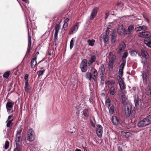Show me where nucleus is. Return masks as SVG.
Masks as SVG:
<instances>
[{
  "mask_svg": "<svg viewBox=\"0 0 151 151\" xmlns=\"http://www.w3.org/2000/svg\"><path fill=\"white\" fill-rule=\"evenodd\" d=\"M132 112V117H134V115L135 113V111L132 109V105L131 104L129 103L127 104L125 109V113L126 116L128 117L131 115Z\"/></svg>",
  "mask_w": 151,
  "mask_h": 151,
  "instance_id": "f257e3e1",
  "label": "nucleus"
},
{
  "mask_svg": "<svg viewBox=\"0 0 151 151\" xmlns=\"http://www.w3.org/2000/svg\"><path fill=\"white\" fill-rule=\"evenodd\" d=\"M151 123V115L147 116L142 120L140 121L137 124L139 127H143Z\"/></svg>",
  "mask_w": 151,
  "mask_h": 151,
  "instance_id": "f03ea898",
  "label": "nucleus"
},
{
  "mask_svg": "<svg viewBox=\"0 0 151 151\" xmlns=\"http://www.w3.org/2000/svg\"><path fill=\"white\" fill-rule=\"evenodd\" d=\"M139 56H141L142 59L141 60V62L142 63H145L147 61V60L149 58V56L147 52L144 49L141 50L140 52L138 53Z\"/></svg>",
  "mask_w": 151,
  "mask_h": 151,
  "instance_id": "7ed1b4c3",
  "label": "nucleus"
},
{
  "mask_svg": "<svg viewBox=\"0 0 151 151\" xmlns=\"http://www.w3.org/2000/svg\"><path fill=\"white\" fill-rule=\"evenodd\" d=\"M26 138L30 142L33 141L35 139V132L32 129H29L27 132Z\"/></svg>",
  "mask_w": 151,
  "mask_h": 151,
  "instance_id": "20e7f679",
  "label": "nucleus"
},
{
  "mask_svg": "<svg viewBox=\"0 0 151 151\" xmlns=\"http://www.w3.org/2000/svg\"><path fill=\"white\" fill-rule=\"evenodd\" d=\"M80 67L83 72H85L87 70V61L86 59L83 60L81 63Z\"/></svg>",
  "mask_w": 151,
  "mask_h": 151,
  "instance_id": "39448f33",
  "label": "nucleus"
},
{
  "mask_svg": "<svg viewBox=\"0 0 151 151\" xmlns=\"http://www.w3.org/2000/svg\"><path fill=\"white\" fill-rule=\"evenodd\" d=\"M96 133L98 137L100 138L102 137L103 133V127L102 126L98 124L96 125Z\"/></svg>",
  "mask_w": 151,
  "mask_h": 151,
  "instance_id": "423d86ee",
  "label": "nucleus"
},
{
  "mask_svg": "<svg viewBox=\"0 0 151 151\" xmlns=\"http://www.w3.org/2000/svg\"><path fill=\"white\" fill-rule=\"evenodd\" d=\"M149 72L143 71L142 74V78L143 80V83L145 84H146L147 83V82L148 81L150 83L149 81Z\"/></svg>",
  "mask_w": 151,
  "mask_h": 151,
  "instance_id": "0eeeda50",
  "label": "nucleus"
},
{
  "mask_svg": "<svg viewBox=\"0 0 151 151\" xmlns=\"http://www.w3.org/2000/svg\"><path fill=\"white\" fill-rule=\"evenodd\" d=\"M100 40L101 42L104 41L105 44L108 41L109 36L107 33H103L100 35Z\"/></svg>",
  "mask_w": 151,
  "mask_h": 151,
  "instance_id": "6e6552de",
  "label": "nucleus"
},
{
  "mask_svg": "<svg viewBox=\"0 0 151 151\" xmlns=\"http://www.w3.org/2000/svg\"><path fill=\"white\" fill-rule=\"evenodd\" d=\"M14 104V103L8 102L6 105V108L8 114H10L13 112V107Z\"/></svg>",
  "mask_w": 151,
  "mask_h": 151,
  "instance_id": "1a4fd4ad",
  "label": "nucleus"
},
{
  "mask_svg": "<svg viewBox=\"0 0 151 151\" xmlns=\"http://www.w3.org/2000/svg\"><path fill=\"white\" fill-rule=\"evenodd\" d=\"M13 121V119H12L10 121H8V120H7L6 122V127H7L9 128V129H7V132L8 134H9V133H10L11 129H12V126L13 125V123L12 122Z\"/></svg>",
  "mask_w": 151,
  "mask_h": 151,
  "instance_id": "9d476101",
  "label": "nucleus"
},
{
  "mask_svg": "<svg viewBox=\"0 0 151 151\" xmlns=\"http://www.w3.org/2000/svg\"><path fill=\"white\" fill-rule=\"evenodd\" d=\"M117 32L119 34L122 35L125 34L126 29L124 27L123 25H121L118 27Z\"/></svg>",
  "mask_w": 151,
  "mask_h": 151,
  "instance_id": "9b49d317",
  "label": "nucleus"
},
{
  "mask_svg": "<svg viewBox=\"0 0 151 151\" xmlns=\"http://www.w3.org/2000/svg\"><path fill=\"white\" fill-rule=\"evenodd\" d=\"M98 10V8L97 7H95L93 9L89 17L90 19L93 20L94 19L97 15Z\"/></svg>",
  "mask_w": 151,
  "mask_h": 151,
  "instance_id": "f8f14e48",
  "label": "nucleus"
},
{
  "mask_svg": "<svg viewBox=\"0 0 151 151\" xmlns=\"http://www.w3.org/2000/svg\"><path fill=\"white\" fill-rule=\"evenodd\" d=\"M96 54L95 53H92L91 55V59L88 61V64L89 65H91L92 63L96 60Z\"/></svg>",
  "mask_w": 151,
  "mask_h": 151,
  "instance_id": "ddd939ff",
  "label": "nucleus"
},
{
  "mask_svg": "<svg viewBox=\"0 0 151 151\" xmlns=\"http://www.w3.org/2000/svg\"><path fill=\"white\" fill-rule=\"evenodd\" d=\"M78 23H76L73 27L70 29L69 32V34L71 35L76 32L78 29Z\"/></svg>",
  "mask_w": 151,
  "mask_h": 151,
  "instance_id": "4468645a",
  "label": "nucleus"
},
{
  "mask_svg": "<svg viewBox=\"0 0 151 151\" xmlns=\"http://www.w3.org/2000/svg\"><path fill=\"white\" fill-rule=\"evenodd\" d=\"M116 80L113 77H110L109 78L108 80L106 82V84L107 85H113L115 84Z\"/></svg>",
  "mask_w": 151,
  "mask_h": 151,
  "instance_id": "2eb2a0df",
  "label": "nucleus"
},
{
  "mask_svg": "<svg viewBox=\"0 0 151 151\" xmlns=\"http://www.w3.org/2000/svg\"><path fill=\"white\" fill-rule=\"evenodd\" d=\"M147 27L145 25H143L137 27L135 28V30L137 32L140 31H145L147 30Z\"/></svg>",
  "mask_w": 151,
  "mask_h": 151,
  "instance_id": "dca6fc26",
  "label": "nucleus"
},
{
  "mask_svg": "<svg viewBox=\"0 0 151 151\" xmlns=\"http://www.w3.org/2000/svg\"><path fill=\"white\" fill-rule=\"evenodd\" d=\"M126 45L124 42H122L119 46V49L117 53L120 55L121 52L123 51L124 49L126 47Z\"/></svg>",
  "mask_w": 151,
  "mask_h": 151,
  "instance_id": "f3484780",
  "label": "nucleus"
},
{
  "mask_svg": "<svg viewBox=\"0 0 151 151\" xmlns=\"http://www.w3.org/2000/svg\"><path fill=\"white\" fill-rule=\"evenodd\" d=\"M37 56L35 55L34 58L32 59L31 61V66L32 68H33L37 64L36 59Z\"/></svg>",
  "mask_w": 151,
  "mask_h": 151,
  "instance_id": "a211bd4d",
  "label": "nucleus"
},
{
  "mask_svg": "<svg viewBox=\"0 0 151 151\" xmlns=\"http://www.w3.org/2000/svg\"><path fill=\"white\" fill-rule=\"evenodd\" d=\"M101 72V78L102 81H104V74L105 72V69L104 65L103 64L102 65L100 68Z\"/></svg>",
  "mask_w": 151,
  "mask_h": 151,
  "instance_id": "6ab92c4d",
  "label": "nucleus"
},
{
  "mask_svg": "<svg viewBox=\"0 0 151 151\" xmlns=\"http://www.w3.org/2000/svg\"><path fill=\"white\" fill-rule=\"evenodd\" d=\"M60 28V26L59 24H56L55 27V33L54 34V37L56 38L58 35V34Z\"/></svg>",
  "mask_w": 151,
  "mask_h": 151,
  "instance_id": "aec40b11",
  "label": "nucleus"
},
{
  "mask_svg": "<svg viewBox=\"0 0 151 151\" xmlns=\"http://www.w3.org/2000/svg\"><path fill=\"white\" fill-rule=\"evenodd\" d=\"M135 105L137 108H140L142 106V103L141 100L139 99H138L134 100Z\"/></svg>",
  "mask_w": 151,
  "mask_h": 151,
  "instance_id": "412c9836",
  "label": "nucleus"
},
{
  "mask_svg": "<svg viewBox=\"0 0 151 151\" xmlns=\"http://www.w3.org/2000/svg\"><path fill=\"white\" fill-rule=\"evenodd\" d=\"M64 20L63 21L64 23L63 25V27L64 30H65V29L68 26V22L69 21V18L67 17L65 18H64Z\"/></svg>",
  "mask_w": 151,
  "mask_h": 151,
  "instance_id": "4be33fe9",
  "label": "nucleus"
},
{
  "mask_svg": "<svg viewBox=\"0 0 151 151\" xmlns=\"http://www.w3.org/2000/svg\"><path fill=\"white\" fill-rule=\"evenodd\" d=\"M28 46L27 52L28 54H29L30 51L31 45V37L28 35Z\"/></svg>",
  "mask_w": 151,
  "mask_h": 151,
  "instance_id": "5701e85b",
  "label": "nucleus"
},
{
  "mask_svg": "<svg viewBox=\"0 0 151 151\" xmlns=\"http://www.w3.org/2000/svg\"><path fill=\"white\" fill-rule=\"evenodd\" d=\"M134 28V27L133 25L132 24L129 25L128 26V29L126 30L125 34L127 35L130 34Z\"/></svg>",
  "mask_w": 151,
  "mask_h": 151,
  "instance_id": "b1692460",
  "label": "nucleus"
},
{
  "mask_svg": "<svg viewBox=\"0 0 151 151\" xmlns=\"http://www.w3.org/2000/svg\"><path fill=\"white\" fill-rule=\"evenodd\" d=\"M21 143H16L14 151H22Z\"/></svg>",
  "mask_w": 151,
  "mask_h": 151,
  "instance_id": "393cba45",
  "label": "nucleus"
},
{
  "mask_svg": "<svg viewBox=\"0 0 151 151\" xmlns=\"http://www.w3.org/2000/svg\"><path fill=\"white\" fill-rule=\"evenodd\" d=\"M111 121L113 124L114 125L118 124L119 122V120L115 116H113L111 118Z\"/></svg>",
  "mask_w": 151,
  "mask_h": 151,
  "instance_id": "a878e982",
  "label": "nucleus"
},
{
  "mask_svg": "<svg viewBox=\"0 0 151 151\" xmlns=\"http://www.w3.org/2000/svg\"><path fill=\"white\" fill-rule=\"evenodd\" d=\"M39 68L42 70H39L37 72L38 76L43 75L45 70V68H44V67H39Z\"/></svg>",
  "mask_w": 151,
  "mask_h": 151,
  "instance_id": "bb28decb",
  "label": "nucleus"
},
{
  "mask_svg": "<svg viewBox=\"0 0 151 151\" xmlns=\"http://www.w3.org/2000/svg\"><path fill=\"white\" fill-rule=\"evenodd\" d=\"M121 134L123 137H124L126 138H128L131 135V134L128 132L122 131L121 132Z\"/></svg>",
  "mask_w": 151,
  "mask_h": 151,
  "instance_id": "cd10ccee",
  "label": "nucleus"
},
{
  "mask_svg": "<svg viewBox=\"0 0 151 151\" xmlns=\"http://www.w3.org/2000/svg\"><path fill=\"white\" fill-rule=\"evenodd\" d=\"M21 139V134H16L15 138L16 143H21L20 142Z\"/></svg>",
  "mask_w": 151,
  "mask_h": 151,
  "instance_id": "c85d7f7f",
  "label": "nucleus"
},
{
  "mask_svg": "<svg viewBox=\"0 0 151 151\" xmlns=\"http://www.w3.org/2000/svg\"><path fill=\"white\" fill-rule=\"evenodd\" d=\"M90 110L88 109H85L83 111V114L86 117H88L89 115Z\"/></svg>",
  "mask_w": 151,
  "mask_h": 151,
  "instance_id": "c756f323",
  "label": "nucleus"
},
{
  "mask_svg": "<svg viewBox=\"0 0 151 151\" xmlns=\"http://www.w3.org/2000/svg\"><path fill=\"white\" fill-rule=\"evenodd\" d=\"M121 98L122 100V103L124 104L126 101L127 100V99L126 97V96L123 93L121 96Z\"/></svg>",
  "mask_w": 151,
  "mask_h": 151,
  "instance_id": "7c9ffc66",
  "label": "nucleus"
},
{
  "mask_svg": "<svg viewBox=\"0 0 151 151\" xmlns=\"http://www.w3.org/2000/svg\"><path fill=\"white\" fill-rule=\"evenodd\" d=\"M144 43L148 47L151 48V40L150 39L148 40H145L144 41Z\"/></svg>",
  "mask_w": 151,
  "mask_h": 151,
  "instance_id": "2f4dec72",
  "label": "nucleus"
},
{
  "mask_svg": "<svg viewBox=\"0 0 151 151\" xmlns=\"http://www.w3.org/2000/svg\"><path fill=\"white\" fill-rule=\"evenodd\" d=\"M112 54V52H110L109 53V56H111V57H110L111 60H110L109 61H113V62H114L115 60L116 59V56L115 55H113L111 56Z\"/></svg>",
  "mask_w": 151,
  "mask_h": 151,
  "instance_id": "473e14b6",
  "label": "nucleus"
},
{
  "mask_svg": "<svg viewBox=\"0 0 151 151\" xmlns=\"http://www.w3.org/2000/svg\"><path fill=\"white\" fill-rule=\"evenodd\" d=\"M116 37V35L114 34H113L111 37V42L112 43H115Z\"/></svg>",
  "mask_w": 151,
  "mask_h": 151,
  "instance_id": "72a5a7b5",
  "label": "nucleus"
},
{
  "mask_svg": "<svg viewBox=\"0 0 151 151\" xmlns=\"http://www.w3.org/2000/svg\"><path fill=\"white\" fill-rule=\"evenodd\" d=\"M24 88L25 91L27 93H30L31 89V87L30 86H25Z\"/></svg>",
  "mask_w": 151,
  "mask_h": 151,
  "instance_id": "f704fd0d",
  "label": "nucleus"
},
{
  "mask_svg": "<svg viewBox=\"0 0 151 151\" xmlns=\"http://www.w3.org/2000/svg\"><path fill=\"white\" fill-rule=\"evenodd\" d=\"M23 129V126L22 125H21L19 126V127L18 128L17 130V134H21V133Z\"/></svg>",
  "mask_w": 151,
  "mask_h": 151,
  "instance_id": "c9c22d12",
  "label": "nucleus"
},
{
  "mask_svg": "<svg viewBox=\"0 0 151 151\" xmlns=\"http://www.w3.org/2000/svg\"><path fill=\"white\" fill-rule=\"evenodd\" d=\"M111 100L110 98L107 99L105 101L106 105L109 108L111 105L110 104Z\"/></svg>",
  "mask_w": 151,
  "mask_h": 151,
  "instance_id": "e433bc0d",
  "label": "nucleus"
},
{
  "mask_svg": "<svg viewBox=\"0 0 151 151\" xmlns=\"http://www.w3.org/2000/svg\"><path fill=\"white\" fill-rule=\"evenodd\" d=\"M113 61H109L108 67L110 70H112L113 66Z\"/></svg>",
  "mask_w": 151,
  "mask_h": 151,
  "instance_id": "4c0bfd02",
  "label": "nucleus"
},
{
  "mask_svg": "<svg viewBox=\"0 0 151 151\" xmlns=\"http://www.w3.org/2000/svg\"><path fill=\"white\" fill-rule=\"evenodd\" d=\"M108 108H109V114H113L114 110V107L113 106H112L109 108V107Z\"/></svg>",
  "mask_w": 151,
  "mask_h": 151,
  "instance_id": "58836bf2",
  "label": "nucleus"
},
{
  "mask_svg": "<svg viewBox=\"0 0 151 151\" xmlns=\"http://www.w3.org/2000/svg\"><path fill=\"white\" fill-rule=\"evenodd\" d=\"M87 42L88 44L89 45L93 46L94 45L95 41L93 39L92 40H88Z\"/></svg>",
  "mask_w": 151,
  "mask_h": 151,
  "instance_id": "ea45409f",
  "label": "nucleus"
},
{
  "mask_svg": "<svg viewBox=\"0 0 151 151\" xmlns=\"http://www.w3.org/2000/svg\"><path fill=\"white\" fill-rule=\"evenodd\" d=\"M115 93V88L113 86H112L110 88V95H114Z\"/></svg>",
  "mask_w": 151,
  "mask_h": 151,
  "instance_id": "a19ab883",
  "label": "nucleus"
},
{
  "mask_svg": "<svg viewBox=\"0 0 151 151\" xmlns=\"http://www.w3.org/2000/svg\"><path fill=\"white\" fill-rule=\"evenodd\" d=\"M123 69L124 68H122V67H120V68L119 72V77H122L123 73Z\"/></svg>",
  "mask_w": 151,
  "mask_h": 151,
  "instance_id": "79ce46f5",
  "label": "nucleus"
},
{
  "mask_svg": "<svg viewBox=\"0 0 151 151\" xmlns=\"http://www.w3.org/2000/svg\"><path fill=\"white\" fill-rule=\"evenodd\" d=\"M126 59H122L121 63V64L120 67H122V68H124V67L126 63Z\"/></svg>",
  "mask_w": 151,
  "mask_h": 151,
  "instance_id": "37998d69",
  "label": "nucleus"
},
{
  "mask_svg": "<svg viewBox=\"0 0 151 151\" xmlns=\"http://www.w3.org/2000/svg\"><path fill=\"white\" fill-rule=\"evenodd\" d=\"M10 74V72L9 71H6L5 72L3 75L4 78H7L9 77Z\"/></svg>",
  "mask_w": 151,
  "mask_h": 151,
  "instance_id": "c03bdc74",
  "label": "nucleus"
},
{
  "mask_svg": "<svg viewBox=\"0 0 151 151\" xmlns=\"http://www.w3.org/2000/svg\"><path fill=\"white\" fill-rule=\"evenodd\" d=\"M48 65V63L46 60L43 63L41 64V66H39V67H44V68L46 67L47 65Z\"/></svg>",
  "mask_w": 151,
  "mask_h": 151,
  "instance_id": "a18cd8bd",
  "label": "nucleus"
},
{
  "mask_svg": "<svg viewBox=\"0 0 151 151\" xmlns=\"http://www.w3.org/2000/svg\"><path fill=\"white\" fill-rule=\"evenodd\" d=\"M86 78L91 80L92 77L91 74L90 73H87L86 75Z\"/></svg>",
  "mask_w": 151,
  "mask_h": 151,
  "instance_id": "49530a36",
  "label": "nucleus"
},
{
  "mask_svg": "<svg viewBox=\"0 0 151 151\" xmlns=\"http://www.w3.org/2000/svg\"><path fill=\"white\" fill-rule=\"evenodd\" d=\"M89 101L91 104H93V93H91L90 94V97L89 99Z\"/></svg>",
  "mask_w": 151,
  "mask_h": 151,
  "instance_id": "de8ad7c7",
  "label": "nucleus"
},
{
  "mask_svg": "<svg viewBox=\"0 0 151 151\" xmlns=\"http://www.w3.org/2000/svg\"><path fill=\"white\" fill-rule=\"evenodd\" d=\"M145 34L146 36V38H149L151 37V33L148 31L145 32Z\"/></svg>",
  "mask_w": 151,
  "mask_h": 151,
  "instance_id": "09e8293b",
  "label": "nucleus"
},
{
  "mask_svg": "<svg viewBox=\"0 0 151 151\" xmlns=\"http://www.w3.org/2000/svg\"><path fill=\"white\" fill-rule=\"evenodd\" d=\"M9 142L8 141H6L5 142V145L4 146V147L6 150L9 148Z\"/></svg>",
  "mask_w": 151,
  "mask_h": 151,
  "instance_id": "8fccbe9b",
  "label": "nucleus"
},
{
  "mask_svg": "<svg viewBox=\"0 0 151 151\" xmlns=\"http://www.w3.org/2000/svg\"><path fill=\"white\" fill-rule=\"evenodd\" d=\"M145 32H142L138 34V36L140 37L146 38Z\"/></svg>",
  "mask_w": 151,
  "mask_h": 151,
  "instance_id": "3c124183",
  "label": "nucleus"
},
{
  "mask_svg": "<svg viewBox=\"0 0 151 151\" xmlns=\"http://www.w3.org/2000/svg\"><path fill=\"white\" fill-rule=\"evenodd\" d=\"M119 85H124V82L122 80L121 78L119 77V79H118Z\"/></svg>",
  "mask_w": 151,
  "mask_h": 151,
  "instance_id": "603ef678",
  "label": "nucleus"
},
{
  "mask_svg": "<svg viewBox=\"0 0 151 151\" xmlns=\"http://www.w3.org/2000/svg\"><path fill=\"white\" fill-rule=\"evenodd\" d=\"M146 93L147 95H151V89L150 88V87H149L147 89Z\"/></svg>",
  "mask_w": 151,
  "mask_h": 151,
  "instance_id": "864d4df0",
  "label": "nucleus"
},
{
  "mask_svg": "<svg viewBox=\"0 0 151 151\" xmlns=\"http://www.w3.org/2000/svg\"><path fill=\"white\" fill-rule=\"evenodd\" d=\"M128 55V53L127 52H124L122 56V59H126V58L127 57Z\"/></svg>",
  "mask_w": 151,
  "mask_h": 151,
  "instance_id": "5fc2aeb1",
  "label": "nucleus"
},
{
  "mask_svg": "<svg viewBox=\"0 0 151 151\" xmlns=\"http://www.w3.org/2000/svg\"><path fill=\"white\" fill-rule=\"evenodd\" d=\"M74 46V41L73 40V39H72L71 40L70 43V48L71 49Z\"/></svg>",
  "mask_w": 151,
  "mask_h": 151,
  "instance_id": "6e6d98bb",
  "label": "nucleus"
},
{
  "mask_svg": "<svg viewBox=\"0 0 151 151\" xmlns=\"http://www.w3.org/2000/svg\"><path fill=\"white\" fill-rule=\"evenodd\" d=\"M130 53L132 56H135L137 54V52L136 51L133 50L131 51Z\"/></svg>",
  "mask_w": 151,
  "mask_h": 151,
  "instance_id": "4d7b16f0",
  "label": "nucleus"
},
{
  "mask_svg": "<svg viewBox=\"0 0 151 151\" xmlns=\"http://www.w3.org/2000/svg\"><path fill=\"white\" fill-rule=\"evenodd\" d=\"M109 15V12H108L106 13L105 14V19H107V18H108Z\"/></svg>",
  "mask_w": 151,
  "mask_h": 151,
  "instance_id": "13d9d810",
  "label": "nucleus"
},
{
  "mask_svg": "<svg viewBox=\"0 0 151 151\" xmlns=\"http://www.w3.org/2000/svg\"><path fill=\"white\" fill-rule=\"evenodd\" d=\"M93 73H94V77L93 78V79L94 80H95L94 77H95V78H96V77H95V76H96V75H97V72L96 70H94V71L93 72Z\"/></svg>",
  "mask_w": 151,
  "mask_h": 151,
  "instance_id": "bf43d9fd",
  "label": "nucleus"
},
{
  "mask_svg": "<svg viewBox=\"0 0 151 151\" xmlns=\"http://www.w3.org/2000/svg\"><path fill=\"white\" fill-rule=\"evenodd\" d=\"M120 89L121 91L123 90L125 88V86H119Z\"/></svg>",
  "mask_w": 151,
  "mask_h": 151,
  "instance_id": "052dcab7",
  "label": "nucleus"
},
{
  "mask_svg": "<svg viewBox=\"0 0 151 151\" xmlns=\"http://www.w3.org/2000/svg\"><path fill=\"white\" fill-rule=\"evenodd\" d=\"M24 82L25 83V85H28V79H24Z\"/></svg>",
  "mask_w": 151,
  "mask_h": 151,
  "instance_id": "680f3d73",
  "label": "nucleus"
},
{
  "mask_svg": "<svg viewBox=\"0 0 151 151\" xmlns=\"http://www.w3.org/2000/svg\"><path fill=\"white\" fill-rule=\"evenodd\" d=\"M143 17L149 23V20L144 15H143Z\"/></svg>",
  "mask_w": 151,
  "mask_h": 151,
  "instance_id": "e2e57ef3",
  "label": "nucleus"
},
{
  "mask_svg": "<svg viewBox=\"0 0 151 151\" xmlns=\"http://www.w3.org/2000/svg\"><path fill=\"white\" fill-rule=\"evenodd\" d=\"M12 115L9 116L8 117V119H7V120H8V121L11 120L12 119H11L12 118Z\"/></svg>",
  "mask_w": 151,
  "mask_h": 151,
  "instance_id": "0e129e2a",
  "label": "nucleus"
},
{
  "mask_svg": "<svg viewBox=\"0 0 151 151\" xmlns=\"http://www.w3.org/2000/svg\"><path fill=\"white\" fill-rule=\"evenodd\" d=\"M29 75L28 74H26L24 77V79H28Z\"/></svg>",
  "mask_w": 151,
  "mask_h": 151,
  "instance_id": "69168bd1",
  "label": "nucleus"
},
{
  "mask_svg": "<svg viewBox=\"0 0 151 151\" xmlns=\"http://www.w3.org/2000/svg\"><path fill=\"white\" fill-rule=\"evenodd\" d=\"M118 151H123L121 147L118 146Z\"/></svg>",
  "mask_w": 151,
  "mask_h": 151,
  "instance_id": "338daca9",
  "label": "nucleus"
},
{
  "mask_svg": "<svg viewBox=\"0 0 151 151\" xmlns=\"http://www.w3.org/2000/svg\"><path fill=\"white\" fill-rule=\"evenodd\" d=\"M90 122L91 123V124L92 126L93 127H95V125L92 122L91 120L90 121Z\"/></svg>",
  "mask_w": 151,
  "mask_h": 151,
  "instance_id": "774afa93",
  "label": "nucleus"
}]
</instances>
